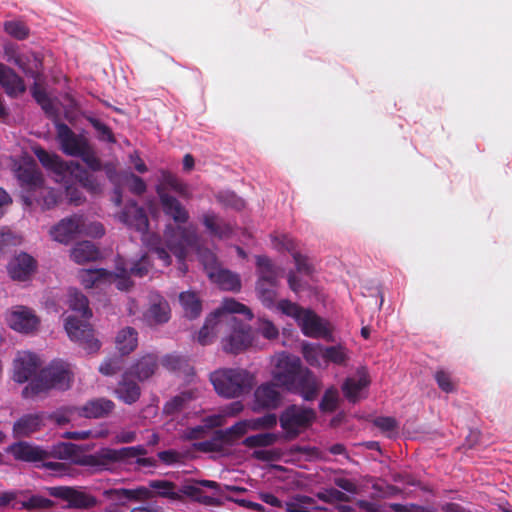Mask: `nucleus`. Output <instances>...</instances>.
Here are the masks:
<instances>
[{
	"label": "nucleus",
	"instance_id": "9d476101",
	"mask_svg": "<svg viewBox=\"0 0 512 512\" xmlns=\"http://www.w3.org/2000/svg\"><path fill=\"white\" fill-rule=\"evenodd\" d=\"M302 370L303 367L298 357L284 355L277 361L272 373L273 380L276 381V384L289 391Z\"/></svg>",
	"mask_w": 512,
	"mask_h": 512
},
{
	"label": "nucleus",
	"instance_id": "6e6d98bb",
	"mask_svg": "<svg viewBox=\"0 0 512 512\" xmlns=\"http://www.w3.org/2000/svg\"><path fill=\"white\" fill-rule=\"evenodd\" d=\"M316 496L322 502L329 503V504L333 503V502H349L350 501V497L346 493H344L338 489H335V488L325 489L322 492H318Z\"/></svg>",
	"mask_w": 512,
	"mask_h": 512
},
{
	"label": "nucleus",
	"instance_id": "4c0bfd02",
	"mask_svg": "<svg viewBox=\"0 0 512 512\" xmlns=\"http://www.w3.org/2000/svg\"><path fill=\"white\" fill-rule=\"evenodd\" d=\"M179 302L184 316L188 319H196L202 312V301L196 292L185 291L179 294Z\"/></svg>",
	"mask_w": 512,
	"mask_h": 512
},
{
	"label": "nucleus",
	"instance_id": "dca6fc26",
	"mask_svg": "<svg viewBox=\"0 0 512 512\" xmlns=\"http://www.w3.org/2000/svg\"><path fill=\"white\" fill-rule=\"evenodd\" d=\"M171 317V309L168 301L159 294L150 296L149 307L143 314L145 322L149 326L167 323Z\"/></svg>",
	"mask_w": 512,
	"mask_h": 512
},
{
	"label": "nucleus",
	"instance_id": "c03bdc74",
	"mask_svg": "<svg viewBox=\"0 0 512 512\" xmlns=\"http://www.w3.org/2000/svg\"><path fill=\"white\" fill-rule=\"evenodd\" d=\"M249 431L245 420L236 422L229 428L219 429V434L228 446L234 445L240 438H242Z\"/></svg>",
	"mask_w": 512,
	"mask_h": 512
},
{
	"label": "nucleus",
	"instance_id": "37998d69",
	"mask_svg": "<svg viewBox=\"0 0 512 512\" xmlns=\"http://www.w3.org/2000/svg\"><path fill=\"white\" fill-rule=\"evenodd\" d=\"M279 284L256 283L255 290L262 304L267 308H272L278 297L277 288Z\"/></svg>",
	"mask_w": 512,
	"mask_h": 512
},
{
	"label": "nucleus",
	"instance_id": "4468645a",
	"mask_svg": "<svg viewBox=\"0 0 512 512\" xmlns=\"http://www.w3.org/2000/svg\"><path fill=\"white\" fill-rule=\"evenodd\" d=\"M83 466L95 467L101 471L112 470L116 464H124L123 453L120 449L101 448L93 454H87L79 462Z\"/></svg>",
	"mask_w": 512,
	"mask_h": 512
},
{
	"label": "nucleus",
	"instance_id": "49530a36",
	"mask_svg": "<svg viewBox=\"0 0 512 512\" xmlns=\"http://www.w3.org/2000/svg\"><path fill=\"white\" fill-rule=\"evenodd\" d=\"M190 400L189 393L176 395L164 404L163 413L169 416L175 415L182 411Z\"/></svg>",
	"mask_w": 512,
	"mask_h": 512
},
{
	"label": "nucleus",
	"instance_id": "a211bd4d",
	"mask_svg": "<svg viewBox=\"0 0 512 512\" xmlns=\"http://www.w3.org/2000/svg\"><path fill=\"white\" fill-rule=\"evenodd\" d=\"M39 368L38 357L31 352H19L13 363V379L18 383L28 381Z\"/></svg>",
	"mask_w": 512,
	"mask_h": 512
},
{
	"label": "nucleus",
	"instance_id": "69168bd1",
	"mask_svg": "<svg viewBox=\"0 0 512 512\" xmlns=\"http://www.w3.org/2000/svg\"><path fill=\"white\" fill-rule=\"evenodd\" d=\"M82 161L92 170V171H101L103 169V165L101 160L97 157L95 151L89 145L83 151V154L79 155Z\"/></svg>",
	"mask_w": 512,
	"mask_h": 512
},
{
	"label": "nucleus",
	"instance_id": "a878e982",
	"mask_svg": "<svg viewBox=\"0 0 512 512\" xmlns=\"http://www.w3.org/2000/svg\"><path fill=\"white\" fill-rule=\"evenodd\" d=\"M131 376L132 375L126 371L114 390L116 397L128 405L137 402L141 396V388L131 379Z\"/></svg>",
	"mask_w": 512,
	"mask_h": 512
},
{
	"label": "nucleus",
	"instance_id": "0eeeda50",
	"mask_svg": "<svg viewBox=\"0 0 512 512\" xmlns=\"http://www.w3.org/2000/svg\"><path fill=\"white\" fill-rule=\"evenodd\" d=\"M87 320L68 316L65 321V330L72 341L79 343L88 353H94L100 349L101 344L94 337L93 329Z\"/></svg>",
	"mask_w": 512,
	"mask_h": 512
},
{
	"label": "nucleus",
	"instance_id": "e2e57ef3",
	"mask_svg": "<svg viewBox=\"0 0 512 512\" xmlns=\"http://www.w3.org/2000/svg\"><path fill=\"white\" fill-rule=\"evenodd\" d=\"M435 381L438 387L446 393H451L455 391V384L452 381L451 375L449 372L439 369L435 372L434 375Z\"/></svg>",
	"mask_w": 512,
	"mask_h": 512
},
{
	"label": "nucleus",
	"instance_id": "864d4df0",
	"mask_svg": "<svg viewBox=\"0 0 512 512\" xmlns=\"http://www.w3.org/2000/svg\"><path fill=\"white\" fill-rule=\"evenodd\" d=\"M4 30L7 34L18 40H24L29 36V28L21 21L5 22Z\"/></svg>",
	"mask_w": 512,
	"mask_h": 512
},
{
	"label": "nucleus",
	"instance_id": "de8ad7c7",
	"mask_svg": "<svg viewBox=\"0 0 512 512\" xmlns=\"http://www.w3.org/2000/svg\"><path fill=\"white\" fill-rule=\"evenodd\" d=\"M339 405V392L334 386L329 387L324 392L322 399L319 404V408L322 412L332 413Z\"/></svg>",
	"mask_w": 512,
	"mask_h": 512
},
{
	"label": "nucleus",
	"instance_id": "473e14b6",
	"mask_svg": "<svg viewBox=\"0 0 512 512\" xmlns=\"http://www.w3.org/2000/svg\"><path fill=\"white\" fill-rule=\"evenodd\" d=\"M300 321L302 331L308 337H323L328 334L322 319L311 310H305Z\"/></svg>",
	"mask_w": 512,
	"mask_h": 512
},
{
	"label": "nucleus",
	"instance_id": "5fc2aeb1",
	"mask_svg": "<svg viewBox=\"0 0 512 512\" xmlns=\"http://www.w3.org/2000/svg\"><path fill=\"white\" fill-rule=\"evenodd\" d=\"M324 360L337 365H343L347 360V354L342 346L324 347Z\"/></svg>",
	"mask_w": 512,
	"mask_h": 512
},
{
	"label": "nucleus",
	"instance_id": "13d9d810",
	"mask_svg": "<svg viewBox=\"0 0 512 512\" xmlns=\"http://www.w3.org/2000/svg\"><path fill=\"white\" fill-rule=\"evenodd\" d=\"M249 430L269 429L277 424L275 414H266L255 419L245 420Z\"/></svg>",
	"mask_w": 512,
	"mask_h": 512
},
{
	"label": "nucleus",
	"instance_id": "39448f33",
	"mask_svg": "<svg viewBox=\"0 0 512 512\" xmlns=\"http://www.w3.org/2000/svg\"><path fill=\"white\" fill-rule=\"evenodd\" d=\"M239 312H224L223 327L230 328V334L223 339V349L227 353L238 354L246 350L253 341L252 331L248 324L239 320L234 314Z\"/></svg>",
	"mask_w": 512,
	"mask_h": 512
},
{
	"label": "nucleus",
	"instance_id": "58836bf2",
	"mask_svg": "<svg viewBox=\"0 0 512 512\" xmlns=\"http://www.w3.org/2000/svg\"><path fill=\"white\" fill-rule=\"evenodd\" d=\"M137 331L132 327H125L116 336V348L121 356L128 355L135 350L138 344Z\"/></svg>",
	"mask_w": 512,
	"mask_h": 512
},
{
	"label": "nucleus",
	"instance_id": "20e7f679",
	"mask_svg": "<svg viewBox=\"0 0 512 512\" xmlns=\"http://www.w3.org/2000/svg\"><path fill=\"white\" fill-rule=\"evenodd\" d=\"M224 312H239L245 315L248 320L253 318L252 311L246 305L233 298L225 299L222 305L206 318L203 327L200 329L197 339L201 345L211 343L212 337L222 329Z\"/></svg>",
	"mask_w": 512,
	"mask_h": 512
},
{
	"label": "nucleus",
	"instance_id": "72a5a7b5",
	"mask_svg": "<svg viewBox=\"0 0 512 512\" xmlns=\"http://www.w3.org/2000/svg\"><path fill=\"white\" fill-rule=\"evenodd\" d=\"M370 379L367 374H363L358 379L354 377H348L342 384V392L345 398L351 402L356 403L360 400V393L363 389L368 387Z\"/></svg>",
	"mask_w": 512,
	"mask_h": 512
},
{
	"label": "nucleus",
	"instance_id": "3c124183",
	"mask_svg": "<svg viewBox=\"0 0 512 512\" xmlns=\"http://www.w3.org/2000/svg\"><path fill=\"white\" fill-rule=\"evenodd\" d=\"M162 365L167 370L173 371V372H179V371L186 372L191 369L189 366L188 360L185 357L180 356V355H175V354L166 355L162 359Z\"/></svg>",
	"mask_w": 512,
	"mask_h": 512
},
{
	"label": "nucleus",
	"instance_id": "338daca9",
	"mask_svg": "<svg viewBox=\"0 0 512 512\" xmlns=\"http://www.w3.org/2000/svg\"><path fill=\"white\" fill-rule=\"evenodd\" d=\"M127 495V501H140V500H149L154 497V493L150 490L149 486H140L136 489H127V491L123 492Z\"/></svg>",
	"mask_w": 512,
	"mask_h": 512
},
{
	"label": "nucleus",
	"instance_id": "f3484780",
	"mask_svg": "<svg viewBox=\"0 0 512 512\" xmlns=\"http://www.w3.org/2000/svg\"><path fill=\"white\" fill-rule=\"evenodd\" d=\"M33 152L42 166L55 174L56 181H62L67 177L70 161L65 162L56 153H50L42 147H36Z\"/></svg>",
	"mask_w": 512,
	"mask_h": 512
},
{
	"label": "nucleus",
	"instance_id": "c756f323",
	"mask_svg": "<svg viewBox=\"0 0 512 512\" xmlns=\"http://www.w3.org/2000/svg\"><path fill=\"white\" fill-rule=\"evenodd\" d=\"M115 408L112 400L106 398H97L88 401L81 408V415L86 418H104L107 417Z\"/></svg>",
	"mask_w": 512,
	"mask_h": 512
},
{
	"label": "nucleus",
	"instance_id": "f257e3e1",
	"mask_svg": "<svg viewBox=\"0 0 512 512\" xmlns=\"http://www.w3.org/2000/svg\"><path fill=\"white\" fill-rule=\"evenodd\" d=\"M157 196L163 213L177 224L167 226L164 232L166 246L176 258L182 260L187 255V248L197 242L196 232L182 226L188 222L189 212L176 197L164 193L161 187L157 189Z\"/></svg>",
	"mask_w": 512,
	"mask_h": 512
},
{
	"label": "nucleus",
	"instance_id": "603ef678",
	"mask_svg": "<svg viewBox=\"0 0 512 512\" xmlns=\"http://www.w3.org/2000/svg\"><path fill=\"white\" fill-rule=\"evenodd\" d=\"M20 509L28 511L36 509H48L54 506V502L40 495H31L27 500L20 502Z\"/></svg>",
	"mask_w": 512,
	"mask_h": 512
},
{
	"label": "nucleus",
	"instance_id": "423d86ee",
	"mask_svg": "<svg viewBox=\"0 0 512 512\" xmlns=\"http://www.w3.org/2000/svg\"><path fill=\"white\" fill-rule=\"evenodd\" d=\"M315 419L314 409L295 404L287 406L279 416L280 426L288 439L298 437L313 424Z\"/></svg>",
	"mask_w": 512,
	"mask_h": 512
},
{
	"label": "nucleus",
	"instance_id": "2eb2a0df",
	"mask_svg": "<svg viewBox=\"0 0 512 512\" xmlns=\"http://www.w3.org/2000/svg\"><path fill=\"white\" fill-rule=\"evenodd\" d=\"M15 176L22 188V195L37 193L44 184V178L35 163H27L18 166Z\"/></svg>",
	"mask_w": 512,
	"mask_h": 512
},
{
	"label": "nucleus",
	"instance_id": "c85d7f7f",
	"mask_svg": "<svg viewBox=\"0 0 512 512\" xmlns=\"http://www.w3.org/2000/svg\"><path fill=\"white\" fill-rule=\"evenodd\" d=\"M42 426L43 415L41 413L25 414L14 423L13 435L15 438L29 437L39 431Z\"/></svg>",
	"mask_w": 512,
	"mask_h": 512
},
{
	"label": "nucleus",
	"instance_id": "f03ea898",
	"mask_svg": "<svg viewBox=\"0 0 512 512\" xmlns=\"http://www.w3.org/2000/svg\"><path fill=\"white\" fill-rule=\"evenodd\" d=\"M73 373L70 365L62 360H54L50 365L41 370L38 377L23 389L25 398L34 397L50 389L67 390L71 387Z\"/></svg>",
	"mask_w": 512,
	"mask_h": 512
},
{
	"label": "nucleus",
	"instance_id": "393cba45",
	"mask_svg": "<svg viewBox=\"0 0 512 512\" xmlns=\"http://www.w3.org/2000/svg\"><path fill=\"white\" fill-rule=\"evenodd\" d=\"M281 269L266 255L256 257V283L280 284Z\"/></svg>",
	"mask_w": 512,
	"mask_h": 512
},
{
	"label": "nucleus",
	"instance_id": "ea45409f",
	"mask_svg": "<svg viewBox=\"0 0 512 512\" xmlns=\"http://www.w3.org/2000/svg\"><path fill=\"white\" fill-rule=\"evenodd\" d=\"M149 488L153 491L154 497L159 496L170 500H181L182 496L177 492L176 484L168 480H150Z\"/></svg>",
	"mask_w": 512,
	"mask_h": 512
},
{
	"label": "nucleus",
	"instance_id": "6e6552de",
	"mask_svg": "<svg viewBox=\"0 0 512 512\" xmlns=\"http://www.w3.org/2000/svg\"><path fill=\"white\" fill-rule=\"evenodd\" d=\"M204 267L210 280L221 289L227 291H239L241 289L240 276L228 269L219 267L213 253L206 255Z\"/></svg>",
	"mask_w": 512,
	"mask_h": 512
},
{
	"label": "nucleus",
	"instance_id": "b1692460",
	"mask_svg": "<svg viewBox=\"0 0 512 512\" xmlns=\"http://www.w3.org/2000/svg\"><path fill=\"white\" fill-rule=\"evenodd\" d=\"M159 187L162 188L164 193H168V189H170L184 199L189 200L192 198L188 184L181 181L175 174L168 170H160L159 183L155 187L156 192Z\"/></svg>",
	"mask_w": 512,
	"mask_h": 512
},
{
	"label": "nucleus",
	"instance_id": "a18cd8bd",
	"mask_svg": "<svg viewBox=\"0 0 512 512\" xmlns=\"http://www.w3.org/2000/svg\"><path fill=\"white\" fill-rule=\"evenodd\" d=\"M277 441L274 433H260L246 437L242 444L247 448H261L273 445Z\"/></svg>",
	"mask_w": 512,
	"mask_h": 512
},
{
	"label": "nucleus",
	"instance_id": "4be33fe9",
	"mask_svg": "<svg viewBox=\"0 0 512 512\" xmlns=\"http://www.w3.org/2000/svg\"><path fill=\"white\" fill-rule=\"evenodd\" d=\"M120 219L126 225L134 228L136 231L144 233L148 230L149 220L145 210L138 206L136 202L126 205L120 215Z\"/></svg>",
	"mask_w": 512,
	"mask_h": 512
},
{
	"label": "nucleus",
	"instance_id": "6ab92c4d",
	"mask_svg": "<svg viewBox=\"0 0 512 512\" xmlns=\"http://www.w3.org/2000/svg\"><path fill=\"white\" fill-rule=\"evenodd\" d=\"M319 390V380L312 371L303 368L289 391L299 393L306 401H312L317 397Z\"/></svg>",
	"mask_w": 512,
	"mask_h": 512
},
{
	"label": "nucleus",
	"instance_id": "2f4dec72",
	"mask_svg": "<svg viewBox=\"0 0 512 512\" xmlns=\"http://www.w3.org/2000/svg\"><path fill=\"white\" fill-rule=\"evenodd\" d=\"M113 273L103 269H82L78 273L81 284L86 289L99 287L101 284L111 283Z\"/></svg>",
	"mask_w": 512,
	"mask_h": 512
},
{
	"label": "nucleus",
	"instance_id": "680f3d73",
	"mask_svg": "<svg viewBox=\"0 0 512 512\" xmlns=\"http://www.w3.org/2000/svg\"><path fill=\"white\" fill-rule=\"evenodd\" d=\"M277 308L285 315L300 320L305 312V309L301 308L294 302L287 299H282L277 303Z\"/></svg>",
	"mask_w": 512,
	"mask_h": 512
},
{
	"label": "nucleus",
	"instance_id": "aec40b11",
	"mask_svg": "<svg viewBox=\"0 0 512 512\" xmlns=\"http://www.w3.org/2000/svg\"><path fill=\"white\" fill-rule=\"evenodd\" d=\"M36 260L27 253L16 256L8 265V272L12 279L27 280L36 270Z\"/></svg>",
	"mask_w": 512,
	"mask_h": 512
},
{
	"label": "nucleus",
	"instance_id": "4d7b16f0",
	"mask_svg": "<svg viewBox=\"0 0 512 512\" xmlns=\"http://www.w3.org/2000/svg\"><path fill=\"white\" fill-rule=\"evenodd\" d=\"M71 179L72 178L68 176L60 182L63 183L64 185L65 194L69 202L74 205H80L85 201V197L83 196L79 188L71 183Z\"/></svg>",
	"mask_w": 512,
	"mask_h": 512
},
{
	"label": "nucleus",
	"instance_id": "1a4fd4ad",
	"mask_svg": "<svg viewBox=\"0 0 512 512\" xmlns=\"http://www.w3.org/2000/svg\"><path fill=\"white\" fill-rule=\"evenodd\" d=\"M47 492L52 497L67 501L70 508L90 509L99 504L91 494L69 486L48 487Z\"/></svg>",
	"mask_w": 512,
	"mask_h": 512
},
{
	"label": "nucleus",
	"instance_id": "412c9836",
	"mask_svg": "<svg viewBox=\"0 0 512 512\" xmlns=\"http://www.w3.org/2000/svg\"><path fill=\"white\" fill-rule=\"evenodd\" d=\"M0 86L5 93L14 98L26 91L24 80L9 66L0 62Z\"/></svg>",
	"mask_w": 512,
	"mask_h": 512
},
{
	"label": "nucleus",
	"instance_id": "09e8293b",
	"mask_svg": "<svg viewBox=\"0 0 512 512\" xmlns=\"http://www.w3.org/2000/svg\"><path fill=\"white\" fill-rule=\"evenodd\" d=\"M303 357L306 362L314 367L321 366V359L324 360V347L321 345L306 344L303 346Z\"/></svg>",
	"mask_w": 512,
	"mask_h": 512
},
{
	"label": "nucleus",
	"instance_id": "cd10ccee",
	"mask_svg": "<svg viewBox=\"0 0 512 512\" xmlns=\"http://www.w3.org/2000/svg\"><path fill=\"white\" fill-rule=\"evenodd\" d=\"M21 198L26 206L37 204L43 210L52 209L59 201L57 192L51 188L45 187L44 184H42V188H39L37 193L21 195Z\"/></svg>",
	"mask_w": 512,
	"mask_h": 512
},
{
	"label": "nucleus",
	"instance_id": "f704fd0d",
	"mask_svg": "<svg viewBox=\"0 0 512 512\" xmlns=\"http://www.w3.org/2000/svg\"><path fill=\"white\" fill-rule=\"evenodd\" d=\"M158 368L157 357L152 354L141 357L137 362L131 366L127 371L138 380L144 381L150 378Z\"/></svg>",
	"mask_w": 512,
	"mask_h": 512
},
{
	"label": "nucleus",
	"instance_id": "7ed1b4c3",
	"mask_svg": "<svg viewBox=\"0 0 512 512\" xmlns=\"http://www.w3.org/2000/svg\"><path fill=\"white\" fill-rule=\"evenodd\" d=\"M210 381L218 395L230 399L250 392L255 377L242 368H224L211 373Z\"/></svg>",
	"mask_w": 512,
	"mask_h": 512
},
{
	"label": "nucleus",
	"instance_id": "bf43d9fd",
	"mask_svg": "<svg viewBox=\"0 0 512 512\" xmlns=\"http://www.w3.org/2000/svg\"><path fill=\"white\" fill-rule=\"evenodd\" d=\"M123 367L121 356H113L104 360L99 367V372L105 376H112L119 372Z\"/></svg>",
	"mask_w": 512,
	"mask_h": 512
},
{
	"label": "nucleus",
	"instance_id": "f8f14e48",
	"mask_svg": "<svg viewBox=\"0 0 512 512\" xmlns=\"http://www.w3.org/2000/svg\"><path fill=\"white\" fill-rule=\"evenodd\" d=\"M55 128L61 149L68 156L78 157L90 145L85 137L76 135L67 124L61 121L55 122Z\"/></svg>",
	"mask_w": 512,
	"mask_h": 512
},
{
	"label": "nucleus",
	"instance_id": "5701e85b",
	"mask_svg": "<svg viewBox=\"0 0 512 512\" xmlns=\"http://www.w3.org/2000/svg\"><path fill=\"white\" fill-rule=\"evenodd\" d=\"M68 176L76 180L91 194H98L101 192V185L97 178L78 162L70 161V168L67 177Z\"/></svg>",
	"mask_w": 512,
	"mask_h": 512
},
{
	"label": "nucleus",
	"instance_id": "c9c22d12",
	"mask_svg": "<svg viewBox=\"0 0 512 512\" xmlns=\"http://www.w3.org/2000/svg\"><path fill=\"white\" fill-rule=\"evenodd\" d=\"M70 256L75 263L84 264L98 260L100 251L92 242L82 241L72 248Z\"/></svg>",
	"mask_w": 512,
	"mask_h": 512
},
{
	"label": "nucleus",
	"instance_id": "774afa93",
	"mask_svg": "<svg viewBox=\"0 0 512 512\" xmlns=\"http://www.w3.org/2000/svg\"><path fill=\"white\" fill-rule=\"evenodd\" d=\"M313 499L309 496H297L295 501H290L285 504L286 512H310L303 504H312Z\"/></svg>",
	"mask_w": 512,
	"mask_h": 512
},
{
	"label": "nucleus",
	"instance_id": "bb28decb",
	"mask_svg": "<svg viewBox=\"0 0 512 512\" xmlns=\"http://www.w3.org/2000/svg\"><path fill=\"white\" fill-rule=\"evenodd\" d=\"M8 451L16 460L24 462H38L46 459L47 452L38 446H33L27 442L20 441L12 444Z\"/></svg>",
	"mask_w": 512,
	"mask_h": 512
},
{
	"label": "nucleus",
	"instance_id": "8fccbe9b",
	"mask_svg": "<svg viewBox=\"0 0 512 512\" xmlns=\"http://www.w3.org/2000/svg\"><path fill=\"white\" fill-rule=\"evenodd\" d=\"M86 120L92 125V127L97 132V138L100 141L108 142V143H115L116 139L115 136L111 130V128L101 122L99 119L93 117V116H87Z\"/></svg>",
	"mask_w": 512,
	"mask_h": 512
},
{
	"label": "nucleus",
	"instance_id": "7c9ffc66",
	"mask_svg": "<svg viewBox=\"0 0 512 512\" xmlns=\"http://www.w3.org/2000/svg\"><path fill=\"white\" fill-rule=\"evenodd\" d=\"M9 325L15 331L28 333L37 327L38 319L31 310L22 308L10 315Z\"/></svg>",
	"mask_w": 512,
	"mask_h": 512
},
{
	"label": "nucleus",
	"instance_id": "0e129e2a",
	"mask_svg": "<svg viewBox=\"0 0 512 512\" xmlns=\"http://www.w3.org/2000/svg\"><path fill=\"white\" fill-rule=\"evenodd\" d=\"M151 266L152 264L149 256L144 254L130 267V274L142 278L149 273Z\"/></svg>",
	"mask_w": 512,
	"mask_h": 512
},
{
	"label": "nucleus",
	"instance_id": "052dcab7",
	"mask_svg": "<svg viewBox=\"0 0 512 512\" xmlns=\"http://www.w3.org/2000/svg\"><path fill=\"white\" fill-rule=\"evenodd\" d=\"M374 426L380 429L384 433H388L391 437L392 434H396L398 430V422L394 417L380 416L373 420Z\"/></svg>",
	"mask_w": 512,
	"mask_h": 512
},
{
	"label": "nucleus",
	"instance_id": "79ce46f5",
	"mask_svg": "<svg viewBox=\"0 0 512 512\" xmlns=\"http://www.w3.org/2000/svg\"><path fill=\"white\" fill-rule=\"evenodd\" d=\"M69 307L73 311L80 313L84 319H89L92 316V311L89 308L88 298L76 289L69 291Z\"/></svg>",
	"mask_w": 512,
	"mask_h": 512
},
{
	"label": "nucleus",
	"instance_id": "a19ab883",
	"mask_svg": "<svg viewBox=\"0 0 512 512\" xmlns=\"http://www.w3.org/2000/svg\"><path fill=\"white\" fill-rule=\"evenodd\" d=\"M228 444L219 434V429L215 430L210 439L193 444L195 450L203 453H224Z\"/></svg>",
	"mask_w": 512,
	"mask_h": 512
},
{
	"label": "nucleus",
	"instance_id": "e433bc0d",
	"mask_svg": "<svg viewBox=\"0 0 512 512\" xmlns=\"http://www.w3.org/2000/svg\"><path fill=\"white\" fill-rule=\"evenodd\" d=\"M203 225L211 235L218 238H228L232 234V227L229 223L220 219L215 213L208 212L202 217Z\"/></svg>",
	"mask_w": 512,
	"mask_h": 512
},
{
	"label": "nucleus",
	"instance_id": "9b49d317",
	"mask_svg": "<svg viewBox=\"0 0 512 512\" xmlns=\"http://www.w3.org/2000/svg\"><path fill=\"white\" fill-rule=\"evenodd\" d=\"M283 401V395L279 385L275 382H266L259 385L254 391L252 410L261 412L263 410H275Z\"/></svg>",
	"mask_w": 512,
	"mask_h": 512
},
{
	"label": "nucleus",
	"instance_id": "ddd939ff",
	"mask_svg": "<svg viewBox=\"0 0 512 512\" xmlns=\"http://www.w3.org/2000/svg\"><path fill=\"white\" fill-rule=\"evenodd\" d=\"M84 232V217L72 215L62 219L50 230L52 238L62 244H69Z\"/></svg>",
	"mask_w": 512,
	"mask_h": 512
}]
</instances>
